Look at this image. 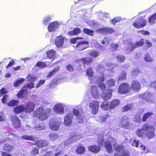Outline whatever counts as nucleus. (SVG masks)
Masks as SVG:
<instances>
[{"label": "nucleus", "instance_id": "1", "mask_svg": "<svg viewBox=\"0 0 156 156\" xmlns=\"http://www.w3.org/2000/svg\"><path fill=\"white\" fill-rule=\"evenodd\" d=\"M155 131V129L154 126L146 123L142 126V128L137 129L136 133L139 137L142 138L146 135L148 139H151L154 137Z\"/></svg>", "mask_w": 156, "mask_h": 156}, {"label": "nucleus", "instance_id": "2", "mask_svg": "<svg viewBox=\"0 0 156 156\" xmlns=\"http://www.w3.org/2000/svg\"><path fill=\"white\" fill-rule=\"evenodd\" d=\"M51 110L47 108L44 110L42 107H39L35 112L34 116L40 120L43 121L47 119L48 114L50 112Z\"/></svg>", "mask_w": 156, "mask_h": 156}, {"label": "nucleus", "instance_id": "3", "mask_svg": "<svg viewBox=\"0 0 156 156\" xmlns=\"http://www.w3.org/2000/svg\"><path fill=\"white\" fill-rule=\"evenodd\" d=\"M130 88L129 84L127 83H122L120 84L118 88V92L121 94H126L130 92Z\"/></svg>", "mask_w": 156, "mask_h": 156}, {"label": "nucleus", "instance_id": "4", "mask_svg": "<svg viewBox=\"0 0 156 156\" xmlns=\"http://www.w3.org/2000/svg\"><path fill=\"white\" fill-rule=\"evenodd\" d=\"M129 120V118L126 115L122 116L120 119L119 126L125 129H129L131 126Z\"/></svg>", "mask_w": 156, "mask_h": 156}, {"label": "nucleus", "instance_id": "5", "mask_svg": "<svg viewBox=\"0 0 156 156\" xmlns=\"http://www.w3.org/2000/svg\"><path fill=\"white\" fill-rule=\"evenodd\" d=\"M147 23V21L141 17L138 18L133 23V25L137 28H143L145 27Z\"/></svg>", "mask_w": 156, "mask_h": 156}, {"label": "nucleus", "instance_id": "6", "mask_svg": "<svg viewBox=\"0 0 156 156\" xmlns=\"http://www.w3.org/2000/svg\"><path fill=\"white\" fill-rule=\"evenodd\" d=\"M78 44L76 46V49L79 51H82L89 47V42L84 40L78 41Z\"/></svg>", "mask_w": 156, "mask_h": 156}, {"label": "nucleus", "instance_id": "7", "mask_svg": "<svg viewBox=\"0 0 156 156\" xmlns=\"http://www.w3.org/2000/svg\"><path fill=\"white\" fill-rule=\"evenodd\" d=\"M130 90L136 92H139L141 89V86L140 82L137 80H133L132 81Z\"/></svg>", "mask_w": 156, "mask_h": 156}, {"label": "nucleus", "instance_id": "8", "mask_svg": "<svg viewBox=\"0 0 156 156\" xmlns=\"http://www.w3.org/2000/svg\"><path fill=\"white\" fill-rule=\"evenodd\" d=\"M144 43V40L143 38H142L139 41L136 42L135 44H132L131 46L127 48V50L129 51L132 52L136 48L143 46Z\"/></svg>", "mask_w": 156, "mask_h": 156}, {"label": "nucleus", "instance_id": "9", "mask_svg": "<svg viewBox=\"0 0 156 156\" xmlns=\"http://www.w3.org/2000/svg\"><path fill=\"white\" fill-rule=\"evenodd\" d=\"M99 107V102L97 101H93L89 104V107L92 110V113L95 115L98 112Z\"/></svg>", "mask_w": 156, "mask_h": 156}, {"label": "nucleus", "instance_id": "10", "mask_svg": "<svg viewBox=\"0 0 156 156\" xmlns=\"http://www.w3.org/2000/svg\"><path fill=\"white\" fill-rule=\"evenodd\" d=\"M64 41V38L62 35H60L56 37L55 40V44L56 47L61 48L62 47Z\"/></svg>", "mask_w": 156, "mask_h": 156}, {"label": "nucleus", "instance_id": "11", "mask_svg": "<svg viewBox=\"0 0 156 156\" xmlns=\"http://www.w3.org/2000/svg\"><path fill=\"white\" fill-rule=\"evenodd\" d=\"M35 105L32 101L27 102L24 107L25 111L26 113H30L33 112L34 109Z\"/></svg>", "mask_w": 156, "mask_h": 156}, {"label": "nucleus", "instance_id": "12", "mask_svg": "<svg viewBox=\"0 0 156 156\" xmlns=\"http://www.w3.org/2000/svg\"><path fill=\"white\" fill-rule=\"evenodd\" d=\"M112 89H107L103 91L101 94V97L105 100H108L111 98L113 91Z\"/></svg>", "mask_w": 156, "mask_h": 156}, {"label": "nucleus", "instance_id": "13", "mask_svg": "<svg viewBox=\"0 0 156 156\" xmlns=\"http://www.w3.org/2000/svg\"><path fill=\"white\" fill-rule=\"evenodd\" d=\"M11 121L13 122V126L15 128L18 129L20 127L21 122L17 116H13L12 117Z\"/></svg>", "mask_w": 156, "mask_h": 156}, {"label": "nucleus", "instance_id": "14", "mask_svg": "<svg viewBox=\"0 0 156 156\" xmlns=\"http://www.w3.org/2000/svg\"><path fill=\"white\" fill-rule=\"evenodd\" d=\"M22 88L16 94V96L18 98H26L28 94V91L26 89Z\"/></svg>", "mask_w": 156, "mask_h": 156}, {"label": "nucleus", "instance_id": "15", "mask_svg": "<svg viewBox=\"0 0 156 156\" xmlns=\"http://www.w3.org/2000/svg\"><path fill=\"white\" fill-rule=\"evenodd\" d=\"M58 26L59 24L57 22L53 21L49 24L48 29L50 32H54L58 28Z\"/></svg>", "mask_w": 156, "mask_h": 156}, {"label": "nucleus", "instance_id": "16", "mask_svg": "<svg viewBox=\"0 0 156 156\" xmlns=\"http://www.w3.org/2000/svg\"><path fill=\"white\" fill-rule=\"evenodd\" d=\"M73 118V115L72 113L68 114L64 118V123L65 124L68 126L71 125Z\"/></svg>", "mask_w": 156, "mask_h": 156}, {"label": "nucleus", "instance_id": "17", "mask_svg": "<svg viewBox=\"0 0 156 156\" xmlns=\"http://www.w3.org/2000/svg\"><path fill=\"white\" fill-rule=\"evenodd\" d=\"M36 141L34 145L40 148L47 146L49 144L48 141L45 140H42Z\"/></svg>", "mask_w": 156, "mask_h": 156}, {"label": "nucleus", "instance_id": "18", "mask_svg": "<svg viewBox=\"0 0 156 156\" xmlns=\"http://www.w3.org/2000/svg\"><path fill=\"white\" fill-rule=\"evenodd\" d=\"M49 127L53 131H56L59 127V123L58 121H53L49 123Z\"/></svg>", "mask_w": 156, "mask_h": 156}, {"label": "nucleus", "instance_id": "19", "mask_svg": "<svg viewBox=\"0 0 156 156\" xmlns=\"http://www.w3.org/2000/svg\"><path fill=\"white\" fill-rule=\"evenodd\" d=\"M88 150L94 153H97L100 151L101 148L98 146L95 145H91L88 146Z\"/></svg>", "mask_w": 156, "mask_h": 156}, {"label": "nucleus", "instance_id": "20", "mask_svg": "<svg viewBox=\"0 0 156 156\" xmlns=\"http://www.w3.org/2000/svg\"><path fill=\"white\" fill-rule=\"evenodd\" d=\"M54 111L58 114H62L64 112V108L60 104H56L54 107Z\"/></svg>", "mask_w": 156, "mask_h": 156}, {"label": "nucleus", "instance_id": "21", "mask_svg": "<svg viewBox=\"0 0 156 156\" xmlns=\"http://www.w3.org/2000/svg\"><path fill=\"white\" fill-rule=\"evenodd\" d=\"M154 115L153 113L151 112H147L144 113L142 117V121L146 122L148 119L152 118V116Z\"/></svg>", "mask_w": 156, "mask_h": 156}, {"label": "nucleus", "instance_id": "22", "mask_svg": "<svg viewBox=\"0 0 156 156\" xmlns=\"http://www.w3.org/2000/svg\"><path fill=\"white\" fill-rule=\"evenodd\" d=\"M24 111L25 108L23 105H17L13 109V111L16 114H19Z\"/></svg>", "mask_w": 156, "mask_h": 156}, {"label": "nucleus", "instance_id": "23", "mask_svg": "<svg viewBox=\"0 0 156 156\" xmlns=\"http://www.w3.org/2000/svg\"><path fill=\"white\" fill-rule=\"evenodd\" d=\"M120 102V101L118 99H115L112 100L109 103L110 110L114 109L119 104Z\"/></svg>", "mask_w": 156, "mask_h": 156}, {"label": "nucleus", "instance_id": "24", "mask_svg": "<svg viewBox=\"0 0 156 156\" xmlns=\"http://www.w3.org/2000/svg\"><path fill=\"white\" fill-rule=\"evenodd\" d=\"M81 32L80 29L78 27L75 28L73 30L69 31L68 33L71 36L77 35Z\"/></svg>", "mask_w": 156, "mask_h": 156}, {"label": "nucleus", "instance_id": "25", "mask_svg": "<svg viewBox=\"0 0 156 156\" xmlns=\"http://www.w3.org/2000/svg\"><path fill=\"white\" fill-rule=\"evenodd\" d=\"M91 93L93 97L97 98L98 95L97 87L94 85L92 86L91 87Z\"/></svg>", "mask_w": 156, "mask_h": 156}, {"label": "nucleus", "instance_id": "26", "mask_svg": "<svg viewBox=\"0 0 156 156\" xmlns=\"http://www.w3.org/2000/svg\"><path fill=\"white\" fill-rule=\"evenodd\" d=\"M45 128L44 124L43 122H39L35 124L34 129L37 131L44 129Z\"/></svg>", "mask_w": 156, "mask_h": 156}, {"label": "nucleus", "instance_id": "27", "mask_svg": "<svg viewBox=\"0 0 156 156\" xmlns=\"http://www.w3.org/2000/svg\"><path fill=\"white\" fill-rule=\"evenodd\" d=\"M80 60L83 65H89V64L92 62L93 61V59L91 57H84L81 58Z\"/></svg>", "mask_w": 156, "mask_h": 156}, {"label": "nucleus", "instance_id": "28", "mask_svg": "<svg viewBox=\"0 0 156 156\" xmlns=\"http://www.w3.org/2000/svg\"><path fill=\"white\" fill-rule=\"evenodd\" d=\"M14 148L13 145H10L9 143H6L4 144L3 147V150L8 152H10Z\"/></svg>", "mask_w": 156, "mask_h": 156}, {"label": "nucleus", "instance_id": "29", "mask_svg": "<svg viewBox=\"0 0 156 156\" xmlns=\"http://www.w3.org/2000/svg\"><path fill=\"white\" fill-rule=\"evenodd\" d=\"M101 31L104 33L112 34L115 32L114 29L111 27H104L101 29Z\"/></svg>", "mask_w": 156, "mask_h": 156}, {"label": "nucleus", "instance_id": "30", "mask_svg": "<svg viewBox=\"0 0 156 156\" xmlns=\"http://www.w3.org/2000/svg\"><path fill=\"white\" fill-rule=\"evenodd\" d=\"M22 139L26 140H30L31 141H36L37 138L34 136H29L24 135L21 136Z\"/></svg>", "mask_w": 156, "mask_h": 156}, {"label": "nucleus", "instance_id": "31", "mask_svg": "<svg viewBox=\"0 0 156 156\" xmlns=\"http://www.w3.org/2000/svg\"><path fill=\"white\" fill-rule=\"evenodd\" d=\"M59 69V66L55 68L49 72L47 76L46 77L48 78L51 77L55 75L56 72L58 71Z\"/></svg>", "mask_w": 156, "mask_h": 156}, {"label": "nucleus", "instance_id": "32", "mask_svg": "<svg viewBox=\"0 0 156 156\" xmlns=\"http://www.w3.org/2000/svg\"><path fill=\"white\" fill-rule=\"evenodd\" d=\"M7 136L9 137L7 138H5L3 140L4 143L13 140V138L16 136V135L12 132H9Z\"/></svg>", "mask_w": 156, "mask_h": 156}, {"label": "nucleus", "instance_id": "33", "mask_svg": "<svg viewBox=\"0 0 156 156\" xmlns=\"http://www.w3.org/2000/svg\"><path fill=\"white\" fill-rule=\"evenodd\" d=\"M126 79V73L125 71H122L119 74L118 77V80L122 81Z\"/></svg>", "mask_w": 156, "mask_h": 156}, {"label": "nucleus", "instance_id": "34", "mask_svg": "<svg viewBox=\"0 0 156 156\" xmlns=\"http://www.w3.org/2000/svg\"><path fill=\"white\" fill-rule=\"evenodd\" d=\"M85 151V147L81 145H78L76 149V151L78 154H81Z\"/></svg>", "mask_w": 156, "mask_h": 156}, {"label": "nucleus", "instance_id": "35", "mask_svg": "<svg viewBox=\"0 0 156 156\" xmlns=\"http://www.w3.org/2000/svg\"><path fill=\"white\" fill-rule=\"evenodd\" d=\"M83 31L84 33L88 35L92 36L94 35V31L87 28L83 29Z\"/></svg>", "mask_w": 156, "mask_h": 156}, {"label": "nucleus", "instance_id": "36", "mask_svg": "<svg viewBox=\"0 0 156 156\" xmlns=\"http://www.w3.org/2000/svg\"><path fill=\"white\" fill-rule=\"evenodd\" d=\"M105 147L108 153H111L112 151V148L111 143L105 142Z\"/></svg>", "mask_w": 156, "mask_h": 156}, {"label": "nucleus", "instance_id": "37", "mask_svg": "<svg viewBox=\"0 0 156 156\" xmlns=\"http://www.w3.org/2000/svg\"><path fill=\"white\" fill-rule=\"evenodd\" d=\"M100 54L99 51L95 50H92L89 53L90 55L94 58L98 57L99 56Z\"/></svg>", "mask_w": 156, "mask_h": 156}, {"label": "nucleus", "instance_id": "38", "mask_svg": "<svg viewBox=\"0 0 156 156\" xmlns=\"http://www.w3.org/2000/svg\"><path fill=\"white\" fill-rule=\"evenodd\" d=\"M19 101L17 100H11L8 103V105L9 107H14L17 106L19 103Z\"/></svg>", "mask_w": 156, "mask_h": 156}, {"label": "nucleus", "instance_id": "39", "mask_svg": "<svg viewBox=\"0 0 156 156\" xmlns=\"http://www.w3.org/2000/svg\"><path fill=\"white\" fill-rule=\"evenodd\" d=\"M115 83V80L114 79H108L106 81V84L108 87H112L114 86Z\"/></svg>", "mask_w": 156, "mask_h": 156}, {"label": "nucleus", "instance_id": "40", "mask_svg": "<svg viewBox=\"0 0 156 156\" xmlns=\"http://www.w3.org/2000/svg\"><path fill=\"white\" fill-rule=\"evenodd\" d=\"M55 51L52 49L49 50L47 52V56L49 58H53L55 56Z\"/></svg>", "mask_w": 156, "mask_h": 156}, {"label": "nucleus", "instance_id": "41", "mask_svg": "<svg viewBox=\"0 0 156 156\" xmlns=\"http://www.w3.org/2000/svg\"><path fill=\"white\" fill-rule=\"evenodd\" d=\"M116 58L118 62L122 63L125 60L126 58L124 55H116Z\"/></svg>", "mask_w": 156, "mask_h": 156}, {"label": "nucleus", "instance_id": "42", "mask_svg": "<svg viewBox=\"0 0 156 156\" xmlns=\"http://www.w3.org/2000/svg\"><path fill=\"white\" fill-rule=\"evenodd\" d=\"M86 74L89 78H91L93 76L94 73L91 67H89L87 69Z\"/></svg>", "mask_w": 156, "mask_h": 156}, {"label": "nucleus", "instance_id": "43", "mask_svg": "<svg viewBox=\"0 0 156 156\" xmlns=\"http://www.w3.org/2000/svg\"><path fill=\"white\" fill-rule=\"evenodd\" d=\"M35 66L39 68H45L47 67V65L44 62L39 61L35 65Z\"/></svg>", "mask_w": 156, "mask_h": 156}, {"label": "nucleus", "instance_id": "44", "mask_svg": "<svg viewBox=\"0 0 156 156\" xmlns=\"http://www.w3.org/2000/svg\"><path fill=\"white\" fill-rule=\"evenodd\" d=\"M156 20V13L153 15L151 16L149 18L148 22L151 24H154L155 23V21Z\"/></svg>", "mask_w": 156, "mask_h": 156}, {"label": "nucleus", "instance_id": "45", "mask_svg": "<svg viewBox=\"0 0 156 156\" xmlns=\"http://www.w3.org/2000/svg\"><path fill=\"white\" fill-rule=\"evenodd\" d=\"M101 108L104 110H110L109 104L108 103L103 102L101 105Z\"/></svg>", "mask_w": 156, "mask_h": 156}, {"label": "nucleus", "instance_id": "46", "mask_svg": "<svg viewBox=\"0 0 156 156\" xmlns=\"http://www.w3.org/2000/svg\"><path fill=\"white\" fill-rule=\"evenodd\" d=\"M25 80V79L23 78H20L19 80H17L13 83V86L15 87H18L22 84L23 82H24Z\"/></svg>", "mask_w": 156, "mask_h": 156}, {"label": "nucleus", "instance_id": "47", "mask_svg": "<svg viewBox=\"0 0 156 156\" xmlns=\"http://www.w3.org/2000/svg\"><path fill=\"white\" fill-rule=\"evenodd\" d=\"M78 139L77 136L75 133H71L69 135V140L72 142Z\"/></svg>", "mask_w": 156, "mask_h": 156}, {"label": "nucleus", "instance_id": "48", "mask_svg": "<svg viewBox=\"0 0 156 156\" xmlns=\"http://www.w3.org/2000/svg\"><path fill=\"white\" fill-rule=\"evenodd\" d=\"M144 59L146 62H151L153 61L152 58L148 53H147L145 55Z\"/></svg>", "mask_w": 156, "mask_h": 156}, {"label": "nucleus", "instance_id": "49", "mask_svg": "<svg viewBox=\"0 0 156 156\" xmlns=\"http://www.w3.org/2000/svg\"><path fill=\"white\" fill-rule=\"evenodd\" d=\"M48 136L50 139L53 141L55 140L58 137V135L55 133H50Z\"/></svg>", "mask_w": 156, "mask_h": 156}, {"label": "nucleus", "instance_id": "50", "mask_svg": "<svg viewBox=\"0 0 156 156\" xmlns=\"http://www.w3.org/2000/svg\"><path fill=\"white\" fill-rule=\"evenodd\" d=\"M113 146L114 147V149L116 151L118 152H120L122 151L123 147L121 145H118L117 143H114L113 144Z\"/></svg>", "mask_w": 156, "mask_h": 156}, {"label": "nucleus", "instance_id": "51", "mask_svg": "<svg viewBox=\"0 0 156 156\" xmlns=\"http://www.w3.org/2000/svg\"><path fill=\"white\" fill-rule=\"evenodd\" d=\"M140 71L139 68H136L134 69L131 72V74L132 76H137L140 73Z\"/></svg>", "mask_w": 156, "mask_h": 156}, {"label": "nucleus", "instance_id": "52", "mask_svg": "<svg viewBox=\"0 0 156 156\" xmlns=\"http://www.w3.org/2000/svg\"><path fill=\"white\" fill-rule=\"evenodd\" d=\"M132 107V105L130 104H127L126 106H124L121 109L122 112H127Z\"/></svg>", "mask_w": 156, "mask_h": 156}, {"label": "nucleus", "instance_id": "53", "mask_svg": "<svg viewBox=\"0 0 156 156\" xmlns=\"http://www.w3.org/2000/svg\"><path fill=\"white\" fill-rule=\"evenodd\" d=\"M121 20V18L119 17H116L112 19H111V23L114 25L117 23L119 22Z\"/></svg>", "mask_w": 156, "mask_h": 156}, {"label": "nucleus", "instance_id": "54", "mask_svg": "<svg viewBox=\"0 0 156 156\" xmlns=\"http://www.w3.org/2000/svg\"><path fill=\"white\" fill-rule=\"evenodd\" d=\"M34 83L32 82H31L27 83L26 85L23 86V88H25V89L29 88L31 89L34 87Z\"/></svg>", "mask_w": 156, "mask_h": 156}, {"label": "nucleus", "instance_id": "55", "mask_svg": "<svg viewBox=\"0 0 156 156\" xmlns=\"http://www.w3.org/2000/svg\"><path fill=\"white\" fill-rule=\"evenodd\" d=\"M37 77L34 75L31 74H29L27 76V79L30 81H34L36 79Z\"/></svg>", "mask_w": 156, "mask_h": 156}, {"label": "nucleus", "instance_id": "56", "mask_svg": "<svg viewBox=\"0 0 156 156\" xmlns=\"http://www.w3.org/2000/svg\"><path fill=\"white\" fill-rule=\"evenodd\" d=\"M39 152V149L36 147H34L31 151V154L32 156H35L38 154Z\"/></svg>", "mask_w": 156, "mask_h": 156}, {"label": "nucleus", "instance_id": "57", "mask_svg": "<svg viewBox=\"0 0 156 156\" xmlns=\"http://www.w3.org/2000/svg\"><path fill=\"white\" fill-rule=\"evenodd\" d=\"M134 121L137 123H140L141 122L140 115L137 114L133 118Z\"/></svg>", "mask_w": 156, "mask_h": 156}, {"label": "nucleus", "instance_id": "58", "mask_svg": "<svg viewBox=\"0 0 156 156\" xmlns=\"http://www.w3.org/2000/svg\"><path fill=\"white\" fill-rule=\"evenodd\" d=\"M119 47V45L117 44L111 43V48L113 51H117Z\"/></svg>", "mask_w": 156, "mask_h": 156}, {"label": "nucleus", "instance_id": "59", "mask_svg": "<svg viewBox=\"0 0 156 156\" xmlns=\"http://www.w3.org/2000/svg\"><path fill=\"white\" fill-rule=\"evenodd\" d=\"M108 114H106L105 115L101 116L99 119L101 122H105L106 119L108 117Z\"/></svg>", "mask_w": 156, "mask_h": 156}, {"label": "nucleus", "instance_id": "60", "mask_svg": "<svg viewBox=\"0 0 156 156\" xmlns=\"http://www.w3.org/2000/svg\"><path fill=\"white\" fill-rule=\"evenodd\" d=\"M9 97V95L8 94L5 95L2 97V102L4 104H5L7 103V99Z\"/></svg>", "mask_w": 156, "mask_h": 156}, {"label": "nucleus", "instance_id": "61", "mask_svg": "<svg viewBox=\"0 0 156 156\" xmlns=\"http://www.w3.org/2000/svg\"><path fill=\"white\" fill-rule=\"evenodd\" d=\"M46 80L44 79L40 80L37 83L36 85V87H39L40 86L43 85L45 83Z\"/></svg>", "mask_w": 156, "mask_h": 156}, {"label": "nucleus", "instance_id": "62", "mask_svg": "<svg viewBox=\"0 0 156 156\" xmlns=\"http://www.w3.org/2000/svg\"><path fill=\"white\" fill-rule=\"evenodd\" d=\"M138 33L144 35H149L150 34L148 31L143 30L138 31Z\"/></svg>", "mask_w": 156, "mask_h": 156}, {"label": "nucleus", "instance_id": "63", "mask_svg": "<svg viewBox=\"0 0 156 156\" xmlns=\"http://www.w3.org/2000/svg\"><path fill=\"white\" fill-rule=\"evenodd\" d=\"M8 92L6 91L5 89L3 87L0 90V93L2 96V95H5V94L7 93Z\"/></svg>", "mask_w": 156, "mask_h": 156}, {"label": "nucleus", "instance_id": "64", "mask_svg": "<svg viewBox=\"0 0 156 156\" xmlns=\"http://www.w3.org/2000/svg\"><path fill=\"white\" fill-rule=\"evenodd\" d=\"M99 87L102 91L105 90L106 89V87L105 84L103 83H100L99 85Z\"/></svg>", "mask_w": 156, "mask_h": 156}]
</instances>
